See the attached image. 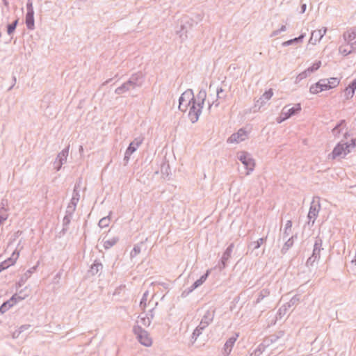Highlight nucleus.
Wrapping results in <instances>:
<instances>
[{
	"label": "nucleus",
	"instance_id": "9b49d317",
	"mask_svg": "<svg viewBox=\"0 0 356 356\" xmlns=\"http://www.w3.org/2000/svg\"><path fill=\"white\" fill-rule=\"evenodd\" d=\"M19 299V297H18L17 296H13L10 300L4 302L1 305V307H0V310H1L2 312H4L6 309L13 307L17 302V300Z\"/></svg>",
	"mask_w": 356,
	"mask_h": 356
},
{
	"label": "nucleus",
	"instance_id": "aec40b11",
	"mask_svg": "<svg viewBox=\"0 0 356 356\" xmlns=\"http://www.w3.org/2000/svg\"><path fill=\"white\" fill-rule=\"evenodd\" d=\"M326 28L323 27L319 30H317V31H314L312 32V36H318L319 38L321 39L326 33Z\"/></svg>",
	"mask_w": 356,
	"mask_h": 356
},
{
	"label": "nucleus",
	"instance_id": "412c9836",
	"mask_svg": "<svg viewBox=\"0 0 356 356\" xmlns=\"http://www.w3.org/2000/svg\"><path fill=\"white\" fill-rule=\"evenodd\" d=\"M17 22H18L17 20H15L13 24H9L8 26L7 31L9 35L12 34L14 32V31L15 30Z\"/></svg>",
	"mask_w": 356,
	"mask_h": 356
},
{
	"label": "nucleus",
	"instance_id": "7ed1b4c3",
	"mask_svg": "<svg viewBox=\"0 0 356 356\" xmlns=\"http://www.w3.org/2000/svg\"><path fill=\"white\" fill-rule=\"evenodd\" d=\"M301 109V106L300 104H296L292 107L286 106L282 111L280 117L277 120L278 122H282V121L286 120L296 113L300 111Z\"/></svg>",
	"mask_w": 356,
	"mask_h": 356
},
{
	"label": "nucleus",
	"instance_id": "0eeeda50",
	"mask_svg": "<svg viewBox=\"0 0 356 356\" xmlns=\"http://www.w3.org/2000/svg\"><path fill=\"white\" fill-rule=\"evenodd\" d=\"M18 258L19 252H14L9 259L5 260L0 264V272L8 268L9 266L14 265Z\"/></svg>",
	"mask_w": 356,
	"mask_h": 356
},
{
	"label": "nucleus",
	"instance_id": "9d476101",
	"mask_svg": "<svg viewBox=\"0 0 356 356\" xmlns=\"http://www.w3.org/2000/svg\"><path fill=\"white\" fill-rule=\"evenodd\" d=\"M325 90L324 83L320 80L316 83L312 84L309 88V92L313 95L318 94Z\"/></svg>",
	"mask_w": 356,
	"mask_h": 356
},
{
	"label": "nucleus",
	"instance_id": "b1692460",
	"mask_svg": "<svg viewBox=\"0 0 356 356\" xmlns=\"http://www.w3.org/2000/svg\"><path fill=\"white\" fill-rule=\"evenodd\" d=\"M348 86L351 88V92L350 94V96L353 97L356 89V81L352 82L351 84H350Z\"/></svg>",
	"mask_w": 356,
	"mask_h": 356
},
{
	"label": "nucleus",
	"instance_id": "c85d7f7f",
	"mask_svg": "<svg viewBox=\"0 0 356 356\" xmlns=\"http://www.w3.org/2000/svg\"><path fill=\"white\" fill-rule=\"evenodd\" d=\"M350 136V134H348V133H346L345 134V137L346 138H348V136Z\"/></svg>",
	"mask_w": 356,
	"mask_h": 356
},
{
	"label": "nucleus",
	"instance_id": "f3484780",
	"mask_svg": "<svg viewBox=\"0 0 356 356\" xmlns=\"http://www.w3.org/2000/svg\"><path fill=\"white\" fill-rule=\"evenodd\" d=\"M208 275H209V271H207V273L205 275H202L199 280L195 281L193 285V289H196L199 286L202 285L207 280Z\"/></svg>",
	"mask_w": 356,
	"mask_h": 356
},
{
	"label": "nucleus",
	"instance_id": "5701e85b",
	"mask_svg": "<svg viewBox=\"0 0 356 356\" xmlns=\"http://www.w3.org/2000/svg\"><path fill=\"white\" fill-rule=\"evenodd\" d=\"M236 341V339H229V341H227L225 345V348H229V350L232 348L234 342Z\"/></svg>",
	"mask_w": 356,
	"mask_h": 356
},
{
	"label": "nucleus",
	"instance_id": "39448f33",
	"mask_svg": "<svg viewBox=\"0 0 356 356\" xmlns=\"http://www.w3.org/2000/svg\"><path fill=\"white\" fill-rule=\"evenodd\" d=\"M239 159L243 163V164L247 168V169H248V172H247L246 173L247 175H248L250 171H252L254 167V161L245 152L240 153Z\"/></svg>",
	"mask_w": 356,
	"mask_h": 356
},
{
	"label": "nucleus",
	"instance_id": "cd10ccee",
	"mask_svg": "<svg viewBox=\"0 0 356 356\" xmlns=\"http://www.w3.org/2000/svg\"><path fill=\"white\" fill-rule=\"evenodd\" d=\"M0 218H1V219L2 220H6V219L7 218V215L6 214L4 216H1Z\"/></svg>",
	"mask_w": 356,
	"mask_h": 356
},
{
	"label": "nucleus",
	"instance_id": "f257e3e1",
	"mask_svg": "<svg viewBox=\"0 0 356 356\" xmlns=\"http://www.w3.org/2000/svg\"><path fill=\"white\" fill-rule=\"evenodd\" d=\"M179 108L183 112L188 111L189 115L193 113L197 118V105L192 91L188 90L181 95L179 98Z\"/></svg>",
	"mask_w": 356,
	"mask_h": 356
},
{
	"label": "nucleus",
	"instance_id": "dca6fc26",
	"mask_svg": "<svg viewBox=\"0 0 356 356\" xmlns=\"http://www.w3.org/2000/svg\"><path fill=\"white\" fill-rule=\"evenodd\" d=\"M318 210H319V209H318L317 207L312 206L310 207L309 213H308L309 218H310V219L314 218V220H315V218H316V216L318 215ZM314 222V220H313V222Z\"/></svg>",
	"mask_w": 356,
	"mask_h": 356
},
{
	"label": "nucleus",
	"instance_id": "f03ea898",
	"mask_svg": "<svg viewBox=\"0 0 356 356\" xmlns=\"http://www.w3.org/2000/svg\"><path fill=\"white\" fill-rule=\"evenodd\" d=\"M356 147V138L351 140V143H339L333 149L329 158L334 160L337 159L344 158L350 152V147Z\"/></svg>",
	"mask_w": 356,
	"mask_h": 356
},
{
	"label": "nucleus",
	"instance_id": "4be33fe9",
	"mask_svg": "<svg viewBox=\"0 0 356 356\" xmlns=\"http://www.w3.org/2000/svg\"><path fill=\"white\" fill-rule=\"evenodd\" d=\"M273 92L272 89H270L264 93L263 97L266 100H269L273 97Z\"/></svg>",
	"mask_w": 356,
	"mask_h": 356
},
{
	"label": "nucleus",
	"instance_id": "a211bd4d",
	"mask_svg": "<svg viewBox=\"0 0 356 356\" xmlns=\"http://www.w3.org/2000/svg\"><path fill=\"white\" fill-rule=\"evenodd\" d=\"M339 51L343 56H346L351 52V47L348 44H343L340 47Z\"/></svg>",
	"mask_w": 356,
	"mask_h": 356
},
{
	"label": "nucleus",
	"instance_id": "423d86ee",
	"mask_svg": "<svg viewBox=\"0 0 356 356\" xmlns=\"http://www.w3.org/2000/svg\"><path fill=\"white\" fill-rule=\"evenodd\" d=\"M18 258L19 252H14L9 259L5 260L0 264V272L8 268L9 266L14 265Z\"/></svg>",
	"mask_w": 356,
	"mask_h": 356
},
{
	"label": "nucleus",
	"instance_id": "bb28decb",
	"mask_svg": "<svg viewBox=\"0 0 356 356\" xmlns=\"http://www.w3.org/2000/svg\"><path fill=\"white\" fill-rule=\"evenodd\" d=\"M30 9L33 10L32 3H29L27 4V10L29 11V10H30Z\"/></svg>",
	"mask_w": 356,
	"mask_h": 356
},
{
	"label": "nucleus",
	"instance_id": "393cba45",
	"mask_svg": "<svg viewBox=\"0 0 356 356\" xmlns=\"http://www.w3.org/2000/svg\"><path fill=\"white\" fill-rule=\"evenodd\" d=\"M350 92H351V88L348 86L345 90V94L347 96V97H351L350 96Z\"/></svg>",
	"mask_w": 356,
	"mask_h": 356
},
{
	"label": "nucleus",
	"instance_id": "f8f14e48",
	"mask_svg": "<svg viewBox=\"0 0 356 356\" xmlns=\"http://www.w3.org/2000/svg\"><path fill=\"white\" fill-rule=\"evenodd\" d=\"M34 12L33 10L30 9L27 11L26 15V24L29 29H33L34 26Z\"/></svg>",
	"mask_w": 356,
	"mask_h": 356
},
{
	"label": "nucleus",
	"instance_id": "1a4fd4ad",
	"mask_svg": "<svg viewBox=\"0 0 356 356\" xmlns=\"http://www.w3.org/2000/svg\"><path fill=\"white\" fill-rule=\"evenodd\" d=\"M138 337L140 342L145 346H150L152 343V339L149 337L148 333L145 330H141L138 334Z\"/></svg>",
	"mask_w": 356,
	"mask_h": 356
},
{
	"label": "nucleus",
	"instance_id": "6e6552de",
	"mask_svg": "<svg viewBox=\"0 0 356 356\" xmlns=\"http://www.w3.org/2000/svg\"><path fill=\"white\" fill-rule=\"evenodd\" d=\"M324 83L325 90H328L336 88L340 83L339 79L337 77H332L328 79H321Z\"/></svg>",
	"mask_w": 356,
	"mask_h": 356
},
{
	"label": "nucleus",
	"instance_id": "4468645a",
	"mask_svg": "<svg viewBox=\"0 0 356 356\" xmlns=\"http://www.w3.org/2000/svg\"><path fill=\"white\" fill-rule=\"evenodd\" d=\"M346 128V124L344 121L339 123L333 129L332 133L334 136H339L342 130Z\"/></svg>",
	"mask_w": 356,
	"mask_h": 356
},
{
	"label": "nucleus",
	"instance_id": "a878e982",
	"mask_svg": "<svg viewBox=\"0 0 356 356\" xmlns=\"http://www.w3.org/2000/svg\"><path fill=\"white\" fill-rule=\"evenodd\" d=\"M292 227V222L291 220H289L286 224V228L290 229Z\"/></svg>",
	"mask_w": 356,
	"mask_h": 356
},
{
	"label": "nucleus",
	"instance_id": "2eb2a0df",
	"mask_svg": "<svg viewBox=\"0 0 356 356\" xmlns=\"http://www.w3.org/2000/svg\"><path fill=\"white\" fill-rule=\"evenodd\" d=\"M345 40L350 42L356 38V29H351L344 34Z\"/></svg>",
	"mask_w": 356,
	"mask_h": 356
},
{
	"label": "nucleus",
	"instance_id": "20e7f679",
	"mask_svg": "<svg viewBox=\"0 0 356 356\" xmlns=\"http://www.w3.org/2000/svg\"><path fill=\"white\" fill-rule=\"evenodd\" d=\"M248 133L244 129H239L238 132L233 134L227 140L229 143H238L246 139Z\"/></svg>",
	"mask_w": 356,
	"mask_h": 356
},
{
	"label": "nucleus",
	"instance_id": "ddd939ff",
	"mask_svg": "<svg viewBox=\"0 0 356 356\" xmlns=\"http://www.w3.org/2000/svg\"><path fill=\"white\" fill-rule=\"evenodd\" d=\"M141 144V140L134 141L130 143L129 147L127 149L126 154L130 155L134 153L137 147Z\"/></svg>",
	"mask_w": 356,
	"mask_h": 356
},
{
	"label": "nucleus",
	"instance_id": "6ab92c4d",
	"mask_svg": "<svg viewBox=\"0 0 356 356\" xmlns=\"http://www.w3.org/2000/svg\"><path fill=\"white\" fill-rule=\"evenodd\" d=\"M321 66V62L318 61L312 65L310 67H309L307 70L304 72L302 74L307 75V73L313 72L315 70H317Z\"/></svg>",
	"mask_w": 356,
	"mask_h": 356
}]
</instances>
